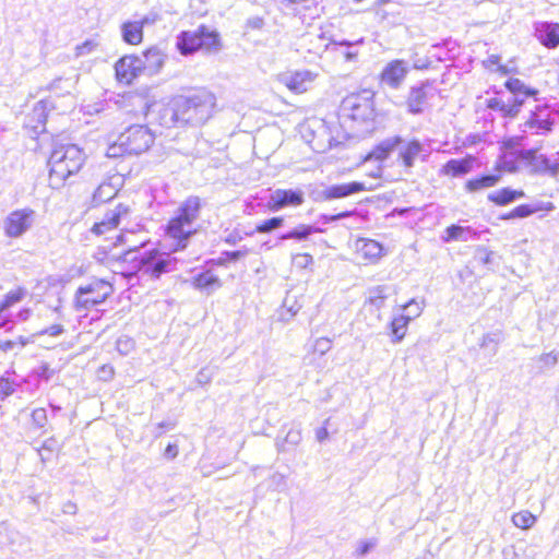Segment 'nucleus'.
I'll use <instances>...</instances> for the list:
<instances>
[{
    "mask_svg": "<svg viewBox=\"0 0 559 559\" xmlns=\"http://www.w3.org/2000/svg\"><path fill=\"white\" fill-rule=\"evenodd\" d=\"M145 116L165 128H182L205 123L216 107V96L207 90H197L188 95H176L166 104H145Z\"/></svg>",
    "mask_w": 559,
    "mask_h": 559,
    "instance_id": "obj_1",
    "label": "nucleus"
},
{
    "mask_svg": "<svg viewBox=\"0 0 559 559\" xmlns=\"http://www.w3.org/2000/svg\"><path fill=\"white\" fill-rule=\"evenodd\" d=\"M395 151H397L396 163L403 167L406 174L412 173L417 159L427 162L430 155V151L418 138H404L400 134L385 138L376 144L364 157L365 163L370 160L378 163L376 169L369 174L372 178H380L382 176V163Z\"/></svg>",
    "mask_w": 559,
    "mask_h": 559,
    "instance_id": "obj_2",
    "label": "nucleus"
},
{
    "mask_svg": "<svg viewBox=\"0 0 559 559\" xmlns=\"http://www.w3.org/2000/svg\"><path fill=\"white\" fill-rule=\"evenodd\" d=\"M148 245H151L150 239L142 240L140 245H128L121 253L111 257L131 263L133 272L142 280L157 281L164 274L177 269V258L157 248L146 249Z\"/></svg>",
    "mask_w": 559,
    "mask_h": 559,
    "instance_id": "obj_3",
    "label": "nucleus"
},
{
    "mask_svg": "<svg viewBox=\"0 0 559 559\" xmlns=\"http://www.w3.org/2000/svg\"><path fill=\"white\" fill-rule=\"evenodd\" d=\"M202 200L198 195L188 197L176 210L165 227L166 236L171 239L170 251H183L197 234L195 222L200 216Z\"/></svg>",
    "mask_w": 559,
    "mask_h": 559,
    "instance_id": "obj_4",
    "label": "nucleus"
},
{
    "mask_svg": "<svg viewBox=\"0 0 559 559\" xmlns=\"http://www.w3.org/2000/svg\"><path fill=\"white\" fill-rule=\"evenodd\" d=\"M86 154L76 144H58L53 147L49 159V186L59 189L66 180L78 174L83 167Z\"/></svg>",
    "mask_w": 559,
    "mask_h": 559,
    "instance_id": "obj_5",
    "label": "nucleus"
},
{
    "mask_svg": "<svg viewBox=\"0 0 559 559\" xmlns=\"http://www.w3.org/2000/svg\"><path fill=\"white\" fill-rule=\"evenodd\" d=\"M504 87L509 92L507 98L500 96L491 97L486 100L487 108L491 111L498 112L502 118H516L528 98L534 100L538 99L539 90L526 85L518 78L508 79L504 82Z\"/></svg>",
    "mask_w": 559,
    "mask_h": 559,
    "instance_id": "obj_6",
    "label": "nucleus"
},
{
    "mask_svg": "<svg viewBox=\"0 0 559 559\" xmlns=\"http://www.w3.org/2000/svg\"><path fill=\"white\" fill-rule=\"evenodd\" d=\"M155 134L146 124H132L121 132L111 143L106 155L109 158L138 156L146 152L154 143Z\"/></svg>",
    "mask_w": 559,
    "mask_h": 559,
    "instance_id": "obj_7",
    "label": "nucleus"
},
{
    "mask_svg": "<svg viewBox=\"0 0 559 559\" xmlns=\"http://www.w3.org/2000/svg\"><path fill=\"white\" fill-rule=\"evenodd\" d=\"M374 92L361 90L358 93L347 95L341 103L340 111L343 117L349 118L361 127V131L374 130Z\"/></svg>",
    "mask_w": 559,
    "mask_h": 559,
    "instance_id": "obj_8",
    "label": "nucleus"
},
{
    "mask_svg": "<svg viewBox=\"0 0 559 559\" xmlns=\"http://www.w3.org/2000/svg\"><path fill=\"white\" fill-rule=\"evenodd\" d=\"M112 293L114 287L108 281L95 278L78 287L73 301L74 310L81 312L97 307L104 304Z\"/></svg>",
    "mask_w": 559,
    "mask_h": 559,
    "instance_id": "obj_9",
    "label": "nucleus"
},
{
    "mask_svg": "<svg viewBox=\"0 0 559 559\" xmlns=\"http://www.w3.org/2000/svg\"><path fill=\"white\" fill-rule=\"evenodd\" d=\"M557 110L551 105H536L525 122L520 124V129L522 132L530 130L533 134L548 135L557 124Z\"/></svg>",
    "mask_w": 559,
    "mask_h": 559,
    "instance_id": "obj_10",
    "label": "nucleus"
},
{
    "mask_svg": "<svg viewBox=\"0 0 559 559\" xmlns=\"http://www.w3.org/2000/svg\"><path fill=\"white\" fill-rule=\"evenodd\" d=\"M305 203V192L300 188L275 189L269 194L265 206L276 213L286 207H297Z\"/></svg>",
    "mask_w": 559,
    "mask_h": 559,
    "instance_id": "obj_11",
    "label": "nucleus"
},
{
    "mask_svg": "<svg viewBox=\"0 0 559 559\" xmlns=\"http://www.w3.org/2000/svg\"><path fill=\"white\" fill-rule=\"evenodd\" d=\"M537 152L538 148L521 150L522 166L528 168L532 175L556 177L559 174V164L552 163L547 155Z\"/></svg>",
    "mask_w": 559,
    "mask_h": 559,
    "instance_id": "obj_12",
    "label": "nucleus"
},
{
    "mask_svg": "<svg viewBox=\"0 0 559 559\" xmlns=\"http://www.w3.org/2000/svg\"><path fill=\"white\" fill-rule=\"evenodd\" d=\"M366 190L367 187L364 182L350 181L345 183L331 185L324 187L323 189L313 190L310 197L316 202H325L336 199H344Z\"/></svg>",
    "mask_w": 559,
    "mask_h": 559,
    "instance_id": "obj_13",
    "label": "nucleus"
},
{
    "mask_svg": "<svg viewBox=\"0 0 559 559\" xmlns=\"http://www.w3.org/2000/svg\"><path fill=\"white\" fill-rule=\"evenodd\" d=\"M36 212L29 207L11 212L3 222L4 233L10 238L22 237L31 229Z\"/></svg>",
    "mask_w": 559,
    "mask_h": 559,
    "instance_id": "obj_14",
    "label": "nucleus"
},
{
    "mask_svg": "<svg viewBox=\"0 0 559 559\" xmlns=\"http://www.w3.org/2000/svg\"><path fill=\"white\" fill-rule=\"evenodd\" d=\"M436 80H424L409 87L406 98L407 112L411 115H420L425 110V105L429 97L433 96L432 91Z\"/></svg>",
    "mask_w": 559,
    "mask_h": 559,
    "instance_id": "obj_15",
    "label": "nucleus"
},
{
    "mask_svg": "<svg viewBox=\"0 0 559 559\" xmlns=\"http://www.w3.org/2000/svg\"><path fill=\"white\" fill-rule=\"evenodd\" d=\"M115 75L119 83L124 84H131L140 75H143L140 56L126 55L119 58L115 63Z\"/></svg>",
    "mask_w": 559,
    "mask_h": 559,
    "instance_id": "obj_16",
    "label": "nucleus"
},
{
    "mask_svg": "<svg viewBox=\"0 0 559 559\" xmlns=\"http://www.w3.org/2000/svg\"><path fill=\"white\" fill-rule=\"evenodd\" d=\"M477 157L466 154L460 158H450L439 169V176L463 178L471 174L476 165Z\"/></svg>",
    "mask_w": 559,
    "mask_h": 559,
    "instance_id": "obj_17",
    "label": "nucleus"
},
{
    "mask_svg": "<svg viewBox=\"0 0 559 559\" xmlns=\"http://www.w3.org/2000/svg\"><path fill=\"white\" fill-rule=\"evenodd\" d=\"M408 64L403 59H394L386 63L380 73V81L393 90H397L408 74Z\"/></svg>",
    "mask_w": 559,
    "mask_h": 559,
    "instance_id": "obj_18",
    "label": "nucleus"
},
{
    "mask_svg": "<svg viewBox=\"0 0 559 559\" xmlns=\"http://www.w3.org/2000/svg\"><path fill=\"white\" fill-rule=\"evenodd\" d=\"M194 33L197 35L198 51H202L205 55H216L222 50L221 34L216 29L201 24Z\"/></svg>",
    "mask_w": 559,
    "mask_h": 559,
    "instance_id": "obj_19",
    "label": "nucleus"
},
{
    "mask_svg": "<svg viewBox=\"0 0 559 559\" xmlns=\"http://www.w3.org/2000/svg\"><path fill=\"white\" fill-rule=\"evenodd\" d=\"M130 212V207L123 203H119L115 209L109 210L104 215L100 222L94 223L91 228V233L96 236L105 235L109 231L115 230L123 216H127Z\"/></svg>",
    "mask_w": 559,
    "mask_h": 559,
    "instance_id": "obj_20",
    "label": "nucleus"
},
{
    "mask_svg": "<svg viewBox=\"0 0 559 559\" xmlns=\"http://www.w3.org/2000/svg\"><path fill=\"white\" fill-rule=\"evenodd\" d=\"M167 55L157 46H151L140 56L143 75L152 76L160 72L165 66Z\"/></svg>",
    "mask_w": 559,
    "mask_h": 559,
    "instance_id": "obj_21",
    "label": "nucleus"
},
{
    "mask_svg": "<svg viewBox=\"0 0 559 559\" xmlns=\"http://www.w3.org/2000/svg\"><path fill=\"white\" fill-rule=\"evenodd\" d=\"M533 34L536 39L547 49L559 47V23L552 21L535 22Z\"/></svg>",
    "mask_w": 559,
    "mask_h": 559,
    "instance_id": "obj_22",
    "label": "nucleus"
},
{
    "mask_svg": "<svg viewBox=\"0 0 559 559\" xmlns=\"http://www.w3.org/2000/svg\"><path fill=\"white\" fill-rule=\"evenodd\" d=\"M317 233H325V229L316 224H298L286 231L278 234L277 245L286 240H294L295 242L308 241L311 236Z\"/></svg>",
    "mask_w": 559,
    "mask_h": 559,
    "instance_id": "obj_23",
    "label": "nucleus"
},
{
    "mask_svg": "<svg viewBox=\"0 0 559 559\" xmlns=\"http://www.w3.org/2000/svg\"><path fill=\"white\" fill-rule=\"evenodd\" d=\"M314 74L309 70L295 71L282 75L281 81L287 88L296 94L304 93L314 80Z\"/></svg>",
    "mask_w": 559,
    "mask_h": 559,
    "instance_id": "obj_24",
    "label": "nucleus"
},
{
    "mask_svg": "<svg viewBox=\"0 0 559 559\" xmlns=\"http://www.w3.org/2000/svg\"><path fill=\"white\" fill-rule=\"evenodd\" d=\"M479 237L480 233L474 229L472 226L451 224L444 229L441 239L443 242L449 243L453 241L476 240Z\"/></svg>",
    "mask_w": 559,
    "mask_h": 559,
    "instance_id": "obj_25",
    "label": "nucleus"
},
{
    "mask_svg": "<svg viewBox=\"0 0 559 559\" xmlns=\"http://www.w3.org/2000/svg\"><path fill=\"white\" fill-rule=\"evenodd\" d=\"M192 286L197 290L211 295L222 287V281L211 270H202L192 277Z\"/></svg>",
    "mask_w": 559,
    "mask_h": 559,
    "instance_id": "obj_26",
    "label": "nucleus"
},
{
    "mask_svg": "<svg viewBox=\"0 0 559 559\" xmlns=\"http://www.w3.org/2000/svg\"><path fill=\"white\" fill-rule=\"evenodd\" d=\"M501 180V174H480L469 178L464 183V190L467 193H476L485 189L495 187Z\"/></svg>",
    "mask_w": 559,
    "mask_h": 559,
    "instance_id": "obj_27",
    "label": "nucleus"
},
{
    "mask_svg": "<svg viewBox=\"0 0 559 559\" xmlns=\"http://www.w3.org/2000/svg\"><path fill=\"white\" fill-rule=\"evenodd\" d=\"M525 197L522 189H513L511 187H503L497 191L490 192L487 200L497 206H507Z\"/></svg>",
    "mask_w": 559,
    "mask_h": 559,
    "instance_id": "obj_28",
    "label": "nucleus"
},
{
    "mask_svg": "<svg viewBox=\"0 0 559 559\" xmlns=\"http://www.w3.org/2000/svg\"><path fill=\"white\" fill-rule=\"evenodd\" d=\"M356 250L369 261H377L384 253V247L377 240L360 238L356 241Z\"/></svg>",
    "mask_w": 559,
    "mask_h": 559,
    "instance_id": "obj_29",
    "label": "nucleus"
},
{
    "mask_svg": "<svg viewBox=\"0 0 559 559\" xmlns=\"http://www.w3.org/2000/svg\"><path fill=\"white\" fill-rule=\"evenodd\" d=\"M364 44V38H359L357 40H348V39H331L329 43V47L333 51L341 52L346 61H355L358 55V50L356 49L357 46Z\"/></svg>",
    "mask_w": 559,
    "mask_h": 559,
    "instance_id": "obj_30",
    "label": "nucleus"
},
{
    "mask_svg": "<svg viewBox=\"0 0 559 559\" xmlns=\"http://www.w3.org/2000/svg\"><path fill=\"white\" fill-rule=\"evenodd\" d=\"M197 35L194 31H181L176 37V49L183 56L189 57L198 52Z\"/></svg>",
    "mask_w": 559,
    "mask_h": 559,
    "instance_id": "obj_31",
    "label": "nucleus"
},
{
    "mask_svg": "<svg viewBox=\"0 0 559 559\" xmlns=\"http://www.w3.org/2000/svg\"><path fill=\"white\" fill-rule=\"evenodd\" d=\"M408 325L409 322L404 318V313L395 314L386 325L391 342L394 344L401 343L406 335Z\"/></svg>",
    "mask_w": 559,
    "mask_h": 559,
    "instance_id": "obj_32",
    "label": "nucleus"
},
{
    "mask_svg": "<svg viewBox=\"0 0 559 559\" xmlns=\"http://www.w3.org/2000/svg\"><path fill=\"white\" fill-rule=\"evenodd\" d=\"M46 105V102H37L34 105L32 112L27 116L28 124H32V129L37 134L46 131V122L48 119V112L45 107Z\"/></svg>",
    "mask_w": 559,
    "mask_h": 559,
    "instance_id": "obj_33",
    "label": "nucleus"
},
{
    "mask_svg": "<svg viewBox=\"0 0 559 559\" xmlns=\"http://www.w3.org/2000/svg\"><path fill=\"white\" fill-rule=\"evenodd\" d=\"M121 38L128 45H140L144 38V32L136 21H126L120 26Z\"/></svg>",
    "mask_w": 559,
    "mask_h": 559,
    "instance_id": "obj_34",
    "label": "nucleus"
},
{
    "mask_svg": "<svg viewBox=\"0 0 559 559\" xmlns=\"http://www.w3.org/2000/svg\"><path fill=\"white\" fill-rule=\"evenodd\" d=\"M555 209L551 202H535V203H523L513 209L515 219H522L530 217L537 212H550Z\"/></svg>",
    "mask_w": 559,
    "mask_h": 559,
    "instance_id": "obj_35",
    "label": "nucleus"
},
{
    "mask_svg": "<svg viewBox=\"0 0 559 559\" xmlns=\"http://www.w3.org/2000/svg\"><path fill=\"white\" fill-rule=\"evenodd\" d=\"M117 193L118 189L112 182L104 181L94 191L91 200V205L93 207L99 206L100 204L112 200Z\"/></svg>",
    "mask_w": 559,
    "mask_h": 559,
    "instance_id": "obj_36",
    "label": "nucleus"
},
{
    "mask_svg": "<svg viewBox=\"0 0 559 559\" xmlns=\"http://www.w3.org/2000/svg\"><path fill=\"white\" fill-rule=\"evenodd\" d=\"M504 340V334L501 330H495L483 335L479 346L484 349L487 356H495L498 353V346Z\"/></svg>",
    "mask_w": 559,
    "mask_h": 559,
    "instance_id": "obj_37",
    "label": "nucleus"
},
{
    "mask_svg": "<svg viewBox=\"0 0 559 559\" xmlns=\"http://www.w3.org/2000/svg\"><path fill=\"white\" fill-rule=\"evenodd\" d=\"M391 290L392 288L388 285H378L369 289V296L366 302L379 310L384 307L385 300L389 298Z\"/></svg>",
    "mask_w": 559,
    "mask_h": 559,
    "instance_id": "obj_38",
    "label": "nucleus"
},
{
    "mask_svg": "<svg viewBox=\"0 0 559 559\" xmlns=\"http://www.w3.org/2000/svg\"><path fill=\"white\" fill-rule=\"evenodd\" d=\"M431 49H443L444 56H437L438 61L455 60L459 56V44L452 38H445L432 45Z\"/></svg>",
    "mask_w": 559,
    "mask_h": 559,
    "instance_id": "obj_39",
    "label": "nucleus"
},
{
    "mask_svg": "<svg viewBox=\"0 0 559 559\" xmlns=\"http://www.w3.org/2000/svg\"><path fill=\"white\" fill-rule=\"evenodd\" d=\"M521 165V151L506 152L499 160L501 169L511 174L518 173Z\"/></svg>",
    "mask_w": 559,
    "mask_h": 559,
    "instance_id": "obj_40",
    "label": "nucleus"
},
{
    "mask_svg": "<svg viewBox=\"0 0 559 559\" xmlns=\"http://www.w3.org/2000/svg\"><path fill=\"white\" fill-rule=\"evenodd\" d=\"M285 224L284 216H272L270 218L263 219L258 223L254 227V233L258 234H271L280 228H282Z\"/></svg>",
    "mask_w": 559,
    "mask_h": 559,
    "instance_id": "obj_41",
    "label": "nucleus"
},
{
    "mask_svg": "<svg viewBox=\"0 0 559 559\" xmlns=\"http://www.w3.org/2000/svg\"><path fill=\"white\" fill-rule=\"evenodd\" d=\"M500 259L497 252L489 250L484 246H477L474 252V259L485 265L488 270H493L495 260Z\"/></svg>",
    "mask_w": 559,
    "mask_h": 559,
    "instance_id": "obj_42",
    "label": "nucleus"
},
{
    "mask_svg": "<svg viewBox=\"0 0 559 559\" xmlns=\"http://www.w3.org/2000/svg\"><path fill=\"white\" fill-rule=\"evenodd\" d=\"M301 430L299 428H290L283 440L276 439V448L278 452H286V445L296 447L301 442Z\"/></svg>",
    "mask_w": 559,
    "mask_h": 559,
    "instance_id": "obj_43",
    "label": "nucleus"
},
{
    "mask_svg": "<svg viewBox=\"0 0 559 559\" xmlns=\"http://www.w3.org/2000/svg\"><path fill=\"white\" fill-rule=\"evenodd\" d=\"M401 313H404V318L407 319V321L411 323L414 319L421 314L423 307L415 298H412L401 307Z\"/></svg>",
    "mask_w": 559,
    "mask_h": 559,
    "instance_id": "obj_44",
    "label": "nucleus"
},
{
    "mask_svg": "<svg viewBox=\"0 0 559 559\" xmlns=\"http://www.w3.org/2000/svg\"><path fill=\"white\" fill-rule=\"evenodd\" d=\"M536 520H537L536 516L533 515L530 511H522V512L515 513L512 516L513 524L516 527L524 528V530L531 528L535 524Z\"/></svg>",
    "mask_w": 559,
    "mask_h": 559,
    "instance_id": "obj_45",
    "label": "nucleus"
},
{
    "mask_svg": "<svg viewBox=\"0 0 559 559\" xmlns=\"http://www.w3.org/2000/svg\"><path fill=\"white\" fill-rule=\"evenodd\" d=\"M289 301H290L289 297H286L283 302V308L285 309V311H283L280 314L281 321L288 322L301 309V305L298 304V301L296 299H294L292 304H289Z\"/></svg>",
    "mask_w": 559,
    "mask_h": 559,
    "instance_id": "obj_46",
    "label": "nucleus"
},
{
    "mask_svg": "<svg viewBox=\"0 0 559 559\" xmlns=\"http://www.w3.org/2000/svg\"><path fill=\"white\" fill-rule=\"evenodd\" d=\"M9 371L0 377V401H4L15 392V382L9 378Z\"/></svg>",
    "mask_w": 559,
    "mask_h": 559,
    "instance_id": "obj_47",
    "label": "nucleus"
},
{
    "mask_svg": "<svg viewBox=\"0 0 559 559\" xmlns=\"http://www.w3.org/2000/svg\"><path fill=\"white\" fill-rule=\"evenodd\" d=\"M501 57L499 55H490L486 60L483 61V64L487 69H491L493 66L497 67L496 71L502 75H507L510 73V70L507 66L500 63Z\"/></svg>",
    "mask_w": 559,
    "mask_h": 559,
    "instance_id": "obj_48",
    "label": "nucleus"
},
{
    "mask_svg": "<svg viewBox=\"0 0 559 559\" xmlns=\"http://www.w3.org/2000/svg\"><path fill=\"white\" fill-rule=\"evenodd\" d=\"M25 296V292L23 289H17L13 292H9L5 295V298L2 302H0V312L7 309L8 307L21 301Z\"/></svg>",
    "mask_w": 559,
    "mask_h": 559,
    "instance_id": "obj_49",
    "label": "nucleus"
},
{
    "mask_svg": "<svg viewBox=\"0 0 559 559\" xmlns=\"http://www.w3.org/2000/svg\"><path fill=\"white\" fill-rule=\"evenodd\" d=\"M353 215V211H343L336 214H325L322 213L319 215L318 221L322 224H332L338 222L341 219L347 218Z\"/></svg>",
    "mask_w": 559,
    "mask_h": 559,
    "instance_id": "obj_50",
    "label": "nucleus"
},
{
    "mask_svg": "<svg viewBox=\"0 0 559 559\" xmlns=\"http://www.w3.org/2000/svg\"><path fill=\"white\" fill-rule=\"evenodd\" d=\"M248 253V249L243 248L240 250H234V251H223L221 260H223L224 263H235L246 257Z\"/></svg>",
    "mask_w": 559,
    "mask_h": 559,
    "instance_id": "obj_51",
    "label": "nucleus"
},
{
    "mask_svg": "<svg viewBox=\"0 0 559 559\" xmlns=\"http://www.w3.org/2000/svg\"><path fill=\"white\" fill-rule=\"evenodd\" d=\"M116 348L121 355H128L134 348V341L126 335L120 336L116 342Z\"/></svg>",
    "mask_w": 559,
    "mask_h": 559,
    "instance_id": "obj_52",
    "label": "nucleus"
},
{
    "mask_svg": "<svg viewBox=\"0 0 559 559\" xmlns=\"http://www.w3.org/2000/svg\"><path fill=\"white\" fill-rule=\"evenodd\" d=\"M52 374L53 370L50 369V366L47 362H43L40 366L32 370V376L46 382L51 379Z\"/></svg>",
    "mask_w": 559,
    "mask_h": 559,
    "instance_id": "obj_53",
    "label": "nucleus"
},
{
    "mask_svg": "<svg viewBox=\"0 0 559 559\" xmlns=\"http://www.w3.org/2000/svg\"><path fill=\"white\" fill-rule=\"evenodd\" d=\"M293 264L298 269H307L313 264V257L309 253H297L292 258Z\"/></svg>",
    "mask_w": 559,
    "mask_h": 559,
    "instance_id": "obj_54",
    "label": "nucleus"
},
{
    "mask_svg": "<svg viewBox=\"0 0 559 559\" xmlns=\"http://www.w3.org/2000/svg\"><path fill=\"white\" fill-rule=\"evenodd\" d=\"M377 542L376 539H364L358 543V546L356 548V556L358 557H365L367 556L372 549L376 547Z\"/></svg>",
    "mask_w": 559,
    "mask_h": 559,
    "instance_id": "obj_55",
    "label": "nucleus"
},
{
    "mask_svg": "<svg viewBox=\"0 0 559 559\" xmlns=\"http://www.w3.org/2000/svg\"><path fill=\"white\" fill-rule=\"evenodd\" d=\"M32 421L37 428H43L47 423V412L45 408H36L32 412Z\"/></svg>",
    "mask_w": 559,
    "mask_h": 559,
    "instance_id": "obj_56",
    "label": "nucleus"
},
{
    "mask_svg": "<svg viewBox=\"0 0 559 559\" xmlns=\"http://www.w3.org/2000/svg\"><path fill=\"white\" fill-rule=\"evenodd\" d=\"M158 20H160V15L155 11H151L150 13L145 14L136 22L139 23V25H141V28L143 31L145 26L153 25Z\"/></svg>",
    "mask_w": 559,
    "mask_h": 559,
    "instance_id": "obj_57",
    "label": "nucleus"
},
{
    "mask_svg": "<svg viewBox=\"0 0 559 559\" xmlns=\"http://www.w3.org/2000/svg\"><path fill=\"white\" fill-rule=\"evenodd\" d=\"M96 46L97 44L93 39H86L85 41L76 46V56L88 55L95 49Z\"/></svg>",
    "mask_w": 559,
    "mask_h": 559,
    "instance_id": "obj_58",
    "label": "nucleus"
},
{
    "mask_svg": "<svg viewBox=\"0 0 559 559\" xmlns=\"http://www.w3.org/2000/svg\"><path fill=\"white\" fill-rule=\"evenodd\" d=\"M265 21L262 16H250L246 21V28L260 31L264 27Z\"/></svg>",
    "mask_w": 559,
    "mask_h": 559,
    "instance_id": "obj_59",
    "label": "nucleus"
},
{
    "mask_svg": "<svg viewBox=\"0 0 559 559\" xmlns=\"http://www.w3.org/2000/svg\"><path fill=\"white\" fill-rule=\"evenodd\" d=\"M331 349V340L328 337H320L316 341L314 350L324 355Z\"/></svg>",
    "mask_w": 559,
    "mask_h": 559,
    "instance_id": "obj_60",
    "label": "nucleus"
},
{
    "mask_svg": "<svg viewBox=\"0 0 559 559\" xmlns=\"http://www.w3.org/2000/svg\"><path fill=\"white\" fill-rule=\"evenodd\" d=\"M330 423V418L325 419L323 425L318 428L316 430V439L320 442V443H323L324 441H326L330 437V432L328 430V425Z\"/></svg>",
    "mask_w": 559,
    "mask_h": 559,
    "instance_id": "obj_61",
    "label": "nucleus"
},
{
    "mask_svg": "<svg viewBox=\"0 0 559 559\" xmlns=\"http://www.w3.org/2000/svg\"><path fill=\"white\" fill-rule=\"evenodd\" d=\"M63 332H64L63 325H61V324H52V325L41 330L40 332H38L37 335L47 334V335H50V336H59Z\"/></svg>",
    "mask_w": 559,
    "mask_h": 559,
    "instance_id": "obj_62",
    "label": "nucleus"
},
{
    "mask_svg": "<svg viewBox=\"0 0 559 559\" xmlns=\"http://www.w3.org/2000/svg\"><path fill=\"white\" fill-rule=\"evenodd\" d=\"M539 361L547 367H555L558 364V354L554 352L543 354L539 357Z\"/></svg>",
    "mask_w": 559,
    "mask_h": 559,
    "instance_id": "obj_63",
    "label": "nucleus"
},
{
    "mask_svg": "<svg viewBox=\"0 0 559 559\" xmlns=\"http://www.w3.org/2000/svg\"><path fill=\"white\" fill-rule=\"evenodd\" d=\"M211 378H212V374H211L210 370L207 368H202L197 373L195 380L199 384L203 385V384H207L211 381Z\"/></svg>",
    "mask_w": 559,
    "mask_h": 559,
    "instance_id": "obj_64",
    "label": "nucleus"
}]
</instances>
